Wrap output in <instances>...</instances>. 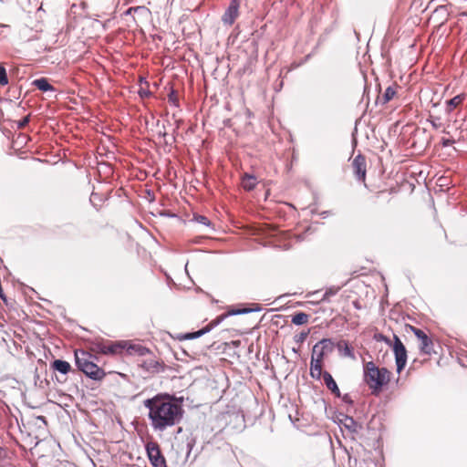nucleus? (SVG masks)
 Returning <instances> with one entry per match:
<instances>
[{
    "instance_id": "nucleus-1",
    "label": "nucleus",
    "mask_w": 467,
    "mask_h": 467,
    "mask_svg": "<svg viewBox=\"0 0 467 467\" xmlns=\"http://www.w3.org/2000/svg\"><path fill=\"white\" fill-rule=\"evenodd\" d=\"M143 405L149 410L150 427L155 431H164L179 423L182 417V406L168 394H157L145 400Z\"/></svg>"
},
{
    "instance_id": "nucleus-2",
    "label": "nucleus",
    "mask_w": 467,
    "mask_h": 467,
    "mask_svg": "<svg viewBox=\"0 0 467 467\" xmlns=\"http://www.w3.org/2000/svg\"><path fill=\"white\" fill-rule=\"evenodd\" d=\"M389 375L390 373L386 368H379L373 361H368L364 364V381L374 394L379 393L382 387L389 382Z\"/></svg>"
},
{
    "instance_id": "nucleus-3",
    "label": "nucleus",
    "mask_w": 467,
    "mask_h": 467,
    "mask_svg": "<svg viewBox=\"0 0 467 467\" xmlns=\"http://www.w3.org/2000/svg\"><path fill=\"white\" fill-rule=\"evenodd\" d=\"M96 358L85 350L75 351V361L78 368L87 377L94 380H100L105 372L95 363Z\"/></svg>"
},
{
    "instance_id": "nucleus-4",
    "label": "nucleus",
    "mask_w": 467,
    "mask_h": 467,
    "mask_svg": "<svg viewBox=\"0 0 467 467\" xmlns=\"http://www.w3.org/2000/svg\"><path fill=\"white\" fill-rule=\"evenodd\" d=\"M334 348L335 343L331 338H323L313 347L311 359L323 362L324 358L332 353Z\"/></svg>"
},
{
    "instance_id": "nucleus-5",
    "label": "nucleus",
    "mask_w": 467,
    "mask_h": 467,
    "mask_svg": "<svg viewBox=\"0 0 467 467\" xmlns=\"http://www.w3.org/2000/svg\"><path fill=\"white\" fill-rule=\"evenodd\" d=\"M145 448L148 458L153 467H167L165 458L156 442L150 441L145 445Z\"/></svg>"
},
{
    "instance_id": "nucleus-6",
    "label": "nucleus",
    "mask_w": 467,
    "mask_h": 467,
    "mask_svg": "<svg viewBox=\"0 0 467 467\" xmlns=\"http://www.w3.org/2000/svg\"><path fill=\"white\" fill-rule=\"evenodd\" d=\"M393 350L395 354L397 371L400 372L404 368L407 362V350L403 343L397 336H394Z\"/></svg>"
},
{
    "instance_id": "nucleus-7",
    "label": "nucleus",
    "mask_w": 467,
    "mask_h": 467,
    "mask_svg": "<svg viewBox=\"0 0 467 467\" xmlns=\"http://www.w3.org/2000/svg\"><path fill=\"white\" fill-rule=\"evenodd\" d=\"M411 331L417 337V338L420 341V350L421 353L425 355H431L433 352V343L432 340L427 336V334L415 327H410Z\"/></svg>"
},
{
    "instance_id": "nucleus-8",
    "label": "nucleus",
    "mask_w": 467,
    "mask_h": 467,
    "mask_svg": "<svg viewBox=\"0 0 467 467\" xmlns=\"http://www.w3.org/2000/svg\"><path fill=\"white\" fill-rule=\"evenodd\" d=\"M239 0H231L228 7L222 16V22L226 26H232L239 16Z\"/></svg>"
},
{
    "instance_id": "nucleus-9",
    "label": "nucleus",
    "mask_w": 467,
    "mask_h": 467,
    "mask_svg": "<svg viewBox=\"0 0 467 467\" xmlns=\"http://www.w3.org/2000/svg\"><path fill=\"white\" fill-rule=\"evenodd\" d=\"M353 172L358 181L364 182L366 179V159L362 155H358L352 162Z\"/></svg>"
},
{
    "instance_id": "nucleus-10",
    "label": "nucleus",
    "mask_w": 467,
    "mask_h": 467,
    "mask_svg": "<svg viewBox=\"0 0 467 467\" xmlns=\"http://www.w3.org/2000/svg\"><path fill=\"white\" fill-rule=\"evenodd\" d=\"M339 424L350 433H358L361 426L350 416L341 415Z\"/></svg>"
},
{
    "instance_id": "nucleus-11",
    "label": "nucleus",
    "mask_w": 467,
    "mask_h": 467,
    "mask_svg": "<svg viewBox=\"0 0 467 467\" xmlns=\"http://www.w3.org/2000/svg\"><path fill=\"white\" fill-rule=\"evenodd\" d=\"M131 14H134L137 16V18L134 17L135 21H137V19L138 20H147L150 16V11L146 6L139 5V6L130 7L126 11V15H131Z\"/></svg>"
},
{
    "instance_id": "nucleus-12",
    "label": "nucleus",
    "mask_w": 467,
    "mask_h": 467,
    "mask_svg": "<svg viewBox=\"0 0 467 467\" xmlns=\"http://www.w3.org/2000/svg\"><path fill=\"white\" fill-rule=\"evenodd\" d=\"M335 347L337 348L339 354L342 357L349 358L351 359H356V356L353 348L349 346L348 342L346 340L338 341Z\"/></svg>"
},
{
    "instance_id": "nucleus-13",
    "label": "nucleus",
    "mask_w": 467,
    "mask_h": 467,
    "mask_svg": "<svg viewBox=\"0 0 467 467\" xmlns=\"http://www.w3.org/2000/svg\"><path fill=\"white\" fill-rule=\"evenodd\" d=\"M323 380H324V383L326 385V387L337 398H339L341 396V393H340V390L337 387V382L335 381V379H333L332 375L327 372V371H324V374H323Z\"/></svg>"
},
{
    "instance_id": "nucleus-14",
    "label": "nucleus",
    "mask_w": 467,
    "mask_h": 467,
    "mask_svg": "<svg viewBox=\"0 0 467 467\" xmlns=\"http://www.w3.org/2000/svg\"><path fill=\"white\" fill-rule=\"evenodd\" d=\"M322 364L323 362L318 361V359H311L310 375L313 379H320L321 377L323 378L324 372L322 371Z\"/></svg>"
},
{
    "instance_id": "nucleus-15",
    "label": "nucleus",
    "mask_w": 467,
    "mask_h": 467,
    "mask_svg": "<svg viewBox=\"0 0 467 467\" xmlns=\"http://www.w3.org/2000/svg\"><path fill=\"white\" fill-rule=\"evenodd\" d=\"M257 184V179L255 176L244 173L242 177V186L245 191H252Z\"/></svg>"
},
{
    "instance_id": "nucleus-16",
    "label": "nucleus",
    "mask_w": 467,
    "mask_h": 467,
    "mask_svg": "<svg viewBox=\"0 0 467 467\" xmlns=\"http://www.w3.org/2000/svg\"><path fill=\"white\" fill-rule=\"evenodd\" d=\"M51 367L60 372L61 374H67L70 369H71V366L70 364L67 362V361H65V360H62V359H56L53 361V363L51 364Z\"/></svg>"
},
{
    "instance_id": "nucleus-17",
    "label": "nucleus",
    "mask_w": 467,
    "mask_h": 467,
    "mask_svg": "<svg viewBox=\"0 0 467 467\" xmlns=\"http://www.w3.org/2000/svg\"><path fill=\"white\" fill-rule=\"evenodd\" d=\"M123 342H109L107 346V355H118L120 354L125 348Z\"/></svg>"
},
{
    "instance_id": "nucleus-18",
    "label": "nucleus",
    "mask_w": 467,
    "mask_h": 467,
    "mask_svg": "<svg viewBox=\"0 0 467 467\" xmlns=\"http://www.w3.org/2000/svg\"><path fill=\"white\" fill-rule=\"evenodd\" d=\"M33 85L36 88H37L39 90L44 91V92L55 90L54 87L51 84H49L47 79L45 78L35 79L33 81Z\"/></svg>"
},
{
    "instance_id": "nucleus-19",
    "label": "nucleus",
    "mask_w": 467,
    "mask_h": 467,
    "mask_svg": "<svg viewBox=\"0 0 467 467\" xmlns=\"http://www.w3.org/2000/svg\"><path fill=\"white\" fill-rule=\"evenodd\" d=\"M140 366L141 368L150 372L159 371V368L161 367L160 363L154 358H149L147 360H144Z\"/></svg>"
},
{
    "instance_id": "nucleus-20",
    "label": "nucleus",
    "mask_w": 467,
    "mask_h": 467,
    "mask_svg": "<svg viewBox=\"0 0 467 467\" xmlns=\"http://www.w3.org/2000/svg\"><path fill=\"white\" fill-rule=\"evenodd\" d=\"M309 319V315L304 312H298L292 317V323L296 326H301L307 323Z\"/></svg>"
},
{
    "instance_id": "nucleus-21",
    "label": "nucleus",
    "mask_w": 467,
    "mask_h": 467,
    "mask_svg": "<svg viewBox=\"0 0 467 467\" xmlns=\"http://www.w3.org/2000/svg\"><path fill=\"white\" fill-rule=\"evenodd\" d=\"M259 310H261L260 307H256V308H237V309H232V310L228 311L227 313H224V315H227V317H228L230 316L244 315V314H248V313L255 312V311H259Z\"/></svg>"
},
{
    "instance_id": "nucleus-22",
    "label": "nucleus",
    "mask_w": 467,
    "mask_h": 467,
    "mask_svg": "<svg viewBox=\"0 0 467 467\" xmlns=\"http://www.w3.org/2000/svg\"><path fill=\"white\" fill-rule=\"evenodd\" d=\"M107 346H108V341L105 342L103 340H99V341H96L93 343L92 350L96 351L98 353L107 355Z\"/></svg>"
},
{
    "instance_id": "nucleus-23",
    "label": "nucleus",
    "mask_w": 467,
    "mask_h": 467,
    "mask_svg": "<svg viewBox=\"0 0 467 467\" xmlns=\"http://www.w3.org/2000/svg\"><path fill=\"white\" fill-rule=\"evenodd\" d=\"M209 332V328H206L205 327L198 331H195V332H192V333H187L183 337L185 339H195V338H198L202 336H203L204 334L208 333Z\"/></svg>"
},
{
    "instance_id": "nucleus-24",
    "label": "nucleus",
    "mask_w": 467,
    "mask_h": 467,
    "mask_svg": "<svg viewBox=\"0 0 467 467\" xmlns=\"http://www.w3.org/2000/svg\"><path fill=\"white\" fill-rule=\"evenodd\" d=\"M338 286H332L326 290V292L323 295V297L321 298V301H328L330 296H333L337 294L339 291Z\"/></svg>"
},
{
    "instance_id": "nucleus-25",
    "label": "nucleus",
    "mask_w": 467,
    "mask_h": 467,
    "mask_svg": "<svg viewBox=\"0 0 467 467\" xmlns=\"http://www.w3.org/2000/svg\"><path fill=\"white\" fill-rule=\"evenodd\" d=\"M227 317V315L222 314L221 316L217 317L215 319L212 320L205 327L209 328V332L217 327L223 320H224Z\"/></svg>"
},
{
    "instance_id": "nucleus-26",
    "label": "nucleus",
    "mask_w": 467,
    "mask_h": 467,
    "mask_svg": "<svg viewBox=\"0 0 467 467\" xmlns=\"http://www.w3.org/2000/svg\"><path fill=\"white\" fill-rule=\"evenodd\" d=\"M463 99H464L463 94L457 95L448 101V105L451 108H456L458 105H460L462 102Z\"/></svg>"
},
{
    "instance_id": "nucleus-27",
    "label": "nucleus",
    "mask_w": 467,
    "mask_h": 467,
    "mask_svg": "<svg viewBox=\"0 0 467 467\" xmlns=\"http://www.w3.org/2000/svg\"><path fill=\"white\" fill-rule=\"evenodd\" d=\"M395 94V89L392 87H388L383 94L384 101L389 102L394 98Z\"/></svg>"
},
{
    "instance_id": "nucleus-28",
    "label": "nucleus",
    "mask_w": 467,
    "mask_h": 467,
    "mask_svg": "<svg viewBox=\"0 0 467 467\" xmlns=\"http://www.w3.org/2000/svg\"><path fill=\"white\" fill-rule=\"evenodd\" d=\"M8 84V78L6 70L4 66L0 64V85L5 86Z\"/></svg>"
},
{
    "instance_id": "nucleus-29",
    "label": "nucleus",
    "mask_w": 467,
    "mask_h": 467,
    "mask_svg": "<svg viewBox=\"0 0 467 467\" xmlns=\"http://www.w3.org/2000/svg\"><path fill=\"white\" fill-rule=\"evenodd\" d=\"M169 102L178 107V97L174 90H171L168 96Z\"/></svg>"
},
{
    "instance_id": "nucleus-30",
    "label": "nucleus",
    "mask_w": 467,
    "mask_h": 467,
    "mask_svg": "<svg viewBox=\"0 0 467 467\" xmlns=\"http://www.w3.org/2000/svg\"><path fill=\"white\" fill-rule=\"evenodd\" d=\"M195 220L199 223H202V224L206 225V226H209L210 223H211L210 220L207 217L203 216V215L195 216Z\"/></svg>"
},
{
    "instance_id": "nucleus-31",
    "label": "nucleus",
    "mask_w": 467,
    "mask_h": 467,
    "mask_svg": "<svg viewBox=\"0 0 467 467\" xmlns=\"http://www.w3.org/2000/svg\"><path fill=\"white\" fill-rule=\"evenodd\" d=\"M29 120H30V117L29 116H26L25 118H23L21 120H19L17 122V127L19 129L25 128L28 124Z\"/></svg>"
},
{
    "instance_id": "nucleus-32",
    "label": "nucleus",
    "mask_w": 467,
    "mask_h": 467,
    "mask_svg": "<svg viewBox=\"0 0 467 467\" xmlns=\"http://www.w3.org/2000/svg\"><path fill=\"white\" fill-rule=\"evenodd\" d=\"M454 142H455L454 140L446 139V138H442L441 140V143L442 147H444V148L451 146Z\"/></svg>"
},
{
    "instance_id": "nucleus-33",
    "label": "nucleus",
    "mask_w": 467,
    "mask_h": 467,
    "mask_svg": "<svg viewBox=\"0 0 467 467\" xmlns=\"http://www.w3.org/2000/svg\"><path fill=\"white\" fill-rule=\"evenodd\" d=\"M430 122H431L432 128L435 130H438L441 127V123L439 118L433 119L430 120Z\"/></svg>"
},
{
    "instance_id": "nucleus-34",
    "label": "nucleus",
    "mask_w": 467,
    "mask_h": 467,
    "mask_svg": "<svg viewBox=\"0 0 467 467\" xmlns=\"http://www.w3.org/2000/svg\"><path fill=\"white\" fill-rule=\"evenodd\" d=\"M342 400L344 402L348 403V404H352L353 403V400H351L350 396L348 394H345L343 397H342Z\"/></svg>"
},
{
    "instance_id": "nucleus-35",
    "label": "nucleus",
    "mask_w": 467,
    "mask_h": 467,
    "mask_svg": "<svg viewBox=\"0 0 467 467\" xmlns=\"http://www.w3.org/2000/svg\"><path fill=\"white\" fill-rule=\"evenodd\" d=\"M308 335V332H302L299 336H298V339L296 340L297 342H303L306 337H307Z\"/></svg>"
},
{
    "instance_id": "nucleus-36",
    "label": "nucleus",
    "mask_w": 467,
    "mask_h": 467,
    "mask_svg": "<svg viewBox=\"0 0 467 467\" xmlns=\"http://www.w3.org/2000/svg\"><path fill=\"white\" fill-rule=\"evenodd\" d=\"M139 93H140V97H142V98L143 97H148L150 94V92L149 90H146V89H140Z\"/></svg>"
},
{
    "instance_id": "nucleus-37",
    "label": "nucleus",
    "mask_w": 467,
    "mask_h": 467,
    "mask_svg": "<svg viewBox=\"0 0 467 467\" xmlns=\"http://www.w3.org/2000/svg\"><path fill=\"white\" fill-rule=\"evenodd\" d=\"M136 348L140 352V355H143L144 352L147 351V349L145 348L140 347V346H137Z\"/></svg>"
},
{
    "instance_id": "nucleus-38",
    "label": "nucleus",
    "mask_w": 467,
    "mask_h": 467,
    "mask_svg": "<svg viewBox=\"0 0 467 467\" xmlns=\"http://www.w3.org/2000/svg\"><path fill=\"white\" fill-rule=\"evenodd\" d=\"M38 419L41 420L42 421L46 422V419L44 416H39Z\"/></svg>"
},
{
    "instance_id": "nucleus-39",
    "label": "nucleus",
    "mask_w": 467,
    "mask_h": 467,
    "mask_svg": "<svg viewBox=\"0 0 467 467\" xmlns=\"http://www.w3.org/2000/svg\"><path fill=\"white\" fill-rule=\"evenodd\" d=\"M353 304H354V306H355V307H356V308H358V309L359 308V306H358V302H354Z\"/></svg>"
},
{
    "instance_id": "nucleus-40",
    "label": "nucleus",
    "mask_w": 467,
    "mask_h": 467,
    "mask_svg": "<svg viewBox=\"0 0 467 467\" xmlns=\"http://www.w3.org/2000/svg\"><path fill=\"white\" fill-rule=\"evenodd\" d=\"M4 27H8V26L4 25V24H0V28H4Z\"/></svg>"
}]
</instances>
